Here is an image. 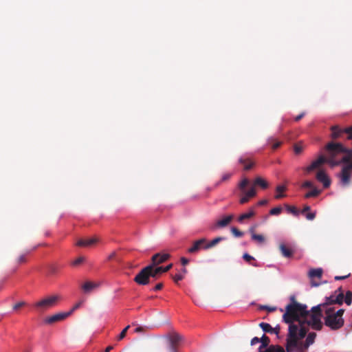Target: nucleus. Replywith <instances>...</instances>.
<instances>
[{"mask_svg":"<svg viewBox=\"0 0 352 352\" xmlns=\"http://www.w3.org/2000/svg\"><path fill=\"white\" fill-rule=\"evenodd\" d=\"M326 150L327 151V163L331 166L344 164L341 173L338 176L342 186H349L352 175V149L346 148L340 143L329 142L326 146Z\"/></svg>","mask_w":352,"mask_h":352,"instance_id":"nucleus-1","label":"nucleus"},{"mask_svg":"<svg viewBox=\"0 0 352 352\" xmlns=\"http://www.w3.org/2000/svg\"><path fill=\"white\" fill-rule=\"evenodd\" d=\"M307 329L302 325H289L288 333L286 338L285 349L287 352H305L308 348L314 344L316 334L314 332L309 333L303 343Z\"/></svg>","mask_w":352,"mask_h":352,"instance_id":"nucleus-2","label":"nucleus"},{"mask_svg":"<svg viewBox=\"0 0 352 352\" xmlns=\"http://www.w3.org/2000/svg\"><path fill=\"white\" fill-rule=\"evenodd\" d=\"M285 309L286 311L283 316V320L285 323L289 326L292 324L302 325V320L308 311L305 305L293 301L292 303L287 305Z\"/></svg>","mask_w":352,"mask_h":352,"instance_id":"nucleus-3","label":"nucleus"},{"mask_svg":"<svg viewBox=\"0 0 352 352\" xmlns=\"http://www.w3.org/2000/svg\"><path fill=\"white\" fill-rule=\"evenodd\" d=\"M320 311L323 313V319L324 324L331 330H337L340 329L344 323L343 317H339L333 313V305H318L313 307L312 309H320Z\"/></svg>","mask_w":352,"mask_h":352,"instance_id":"nucleus-4","label":"nucleus"},{"mask_svg":"<svg viewBox=\"0 0 352 352\" xmlns=\"http://www.w3.org/2000/svg\"><path fill=\"white\" fill-rule=\"evenodd\" d=\"M322 309L320 307V309H311L313 312L307 311L302 320L303 327H305V325L307 324L314 329L320 330L322 327L321 316L323 317V313L320 311Z\"/></svg>","mask_w":352,"mask_h":352,"instance_id":"nucleus-5","label":"nucleus"},{"mask_svg":"<svg viewBox=\"0 0 352 352\" xmlns=\"http://www.w3.org/2000/svg\"><path fill=\"white\" fill-rule=\"evenodd\" d=\"M58 299V296H51L41 300L34 304L39 311H43L53 307Z\"/></svg>","mask_w":352,"mask_h":352,"instance_id":"nucleus-6","label":"nucleus"},{"mask_svg":"<svg viewBox=\"0 0 352 352\" xmlns=\"http://www.w3.org/2000/svg\"><path fill=\"white\" fill-rule=\"evenodd\" d=\"M151 267H145L135 276L134 280L139 285H146L149 283V276L148 271Z\"/></svg>","mask_w":352,"mask_h":352,"instance_id":"nucleus-7","label":"nucleus"},{"mask_svg":"<svg viewBox=\"0 0 352 352\" xmlns=\"http://www.w3.org/2000/svg\"><path fill=\"white\" fill-rule=\"evenodd\" d=\"M331 131V136L333 138H338L340 137L343 133H346L348 135V139H352V126L345 129H340L337 126H332Z\"/></svg>","mask_w":352,"mask_h":352,"instance_id":"nucleus-8","label":"nucleus"},{"mask_svg":"<svg viewBox=\"0 0 352 352\" xmlns=\"http://www.w3.org/2000/svg\"><path fill=\"white\" fill-rule=\"evenodd\" d=\"M71 315V312H60L45 319L44 322L46 324H52L57 321H60L65 319Z\"/></svg>","mask_w":352,"mask_h":352,"instance_id":"nucleus-9","label":"nucleus"},{"mask_svg":"<svg viewBox=\"0 0 352 352\" xmlns=\"http://www.w3.org/2000/svg\"><path fill=\"white\" fill-rule=\"evenodd\" d=\"M206 243V238H201L195 241L192 245L188 248V252L190 254H195L198 252L201 249H203V246Z\"/></svg>","mask_w":352,"mask_h":352,"instance_id":"nucleus-10","label":"nucleus"},{"mask_svg":"<svg viewBox=\"0 0 352 352\" xmlns=\"http://www.w3.org/2000/svg\"><path fill=\"white\" fill-rule=\"evenodd\" d=\"M344 301V295L342 294H339L336 296H331L329 297H326L325 302L322 305H332L338 304L342 305Z\"/></svg>","mask_w":352,"mask_h":352,"instance_id":"nucleus-11","label":"nucleus"},{"mask_svg":"<svg viewBox=\"0 0 352 352\" xmlns=\"http://www.w3.org/2000/svg\"><path fill=\"white\" fill-rule=\"evenodd\" d=\"M169 258L170 254L168 253H157L152 256L151 263L155 265H158Z\"/></svg>","mask_w":352,"mask_h":352,"instance_id":"nucleus-12","label":"nucleus"},{"mask_svg":"<svg viewBox=\"0 0 352 352\" xmlns=\"http://www.w3.org/2000/svg\"><path fill=\"white\" fill-rule=\"evenodd\" d=\"M316 179L322 183L324 188H328L331 184V180L329 176L324 170H320L316 175Z\"/></svg>","mask_w":352,"mask_h":352,"instance_id":"nucleus-13","label":"nucleus"},{"mask_svg":"<svg viewBox=\"0 0 352 352\" xmlns=\"http://www.w3.org/2000/svg\"><path fill=\"white\" fill-rule=\"evenodd\" d=\"M260 327L264 332L270 333H275L278 335L280 331V326L277 324L275 327H272L270 324L266 322H261L259 324Z\"/></svg>","mask_w":352,"mask_h":352,"instance_id":"nucleus-14","label":"nucleus"},{"mask_svg":"<svg viewBox=\"0 0 352 352\" xmlns=\"http://www.w3.org/2000/svg\"><path fill=\"white\" fill-rule=\"evenodd\" d=\"M324 162H327V158L323 155H320L317 160L312 162V163L309 166L307 167L306 170L308 172H310L318 168L321 164H322Z\"/></svg>","mask_w":352,"mask_h":352,"instance_id":"nucleus-15","label":"nucleus"},{"mask_svg":"<svg viewBox=\"0 0 352 352\" xmlns=\"http://www.w3.org/2000/svg\"><path fill=\"white\" fill-rule=\"evenodd\" d=\"M182 338L177 333H173L172 335L167 336L165 338L166 344H170L177 346L178 343L182 340Z\"/></svg>","mask_w":352,"mask_h":352,"instance_id":"nucleus-16","label":"nucleus"},{"mask_svg":"<svg viewBox=\"0 0 352 352\" xmlns=\"http://www.w3.org/2000/svg\"><path fill=\"white\" fill-rule=\"evenodd\" d=\"M99 285V283L87 281L82 285V289L85 293L88 294L94 289L98 288Z\"/></svg>","mask_w":352,"mask_h":352,"instance_id":"nucleus-17","label":"nucleus"},{"mask_svg":"<svg viewBox=\"0 0 352 352\" xmlns=\"http://www.w3.org/2000/svg\"><path fill=\"white\" fill-rule=\"evenodd\" d=\"M224 239H225L224 237H221V236L216 237L214 239H212V241H210V242H208V243L206 242L205 243V245L203 246V249L204 250L210 249L212 247L215 246L219 242L223 241Z\"/></svg>","mask_w":352,"mask_h":352,"instance_id":"nucleus-18","label":"nucleus"},{"mask_svg":"<svg viewBox=\"0 0 352 352\" xmlns=\"http://www.w3.org/2000/svg\"><path fill=\"white\" fill-rule=\"evenodd\" d=\"M255 212L254 210V208H250L248 210V212H245L242 214H241L238 218V221L239 223H242L244 219H250L254 216Z\"/></svg>","mask_w":352,"mask_h":352,"instance_id":"nucleus-19","label":"nucleus"},{"mask_svg":"<svg viewBox=\"0 0 352 352\" xmlns=\"http://www.w3.org/2000/svg\"><path fill=\"white\" fill-rule=\"evenodd\" d=\"M280 250L283 256L289 258L292 256V251L287 248L283 243L280 245Z\"/></svg>","mask_w":352,"mask_h":352,"instance_id":"nucleus-20","label":"nucleus"},{"mask_svg":"<svg viewBox=\"0 0 352 352\" xmlns=\"http://www.w3.org/2000/svg\"><path fill=\"white\" fill-rule=\"evenodd\" d=\"M232 219V215L225 217L222 219L219 220L217 222V225L221 228L226 227L230 222Z\"/></svg>","mask_w":352,"mask_h":352,"instance_id":"nucleus-21","label":"nucleus"},{"mask_svg":"<svg viewBox=\"0 0 352 352\" xmlns=\"http://www.w3.org/2000/svg\"><path fill=\"white\" fill-rule=\"evenodd\" d=\"M254 184L260 186L262 188H267L268 187V183L261 177H257L254 179Z\"/></svg>","mask_w":352,"mask_h":352,"instance_id":"nucleus-22","label":"nucleus"},{"mask_svg":"<svg viewBox=\"0 0 352 352\" xmlns=\"http://www.w3.org/2000/svg\"><path fill=\"white\" fill-rule=\"evenodd\" d=\"M322 274V270L321 268L311 269L309 272V276L310 278H320Z\"/></svg>","mask_w":352,"mask_h":352,"instance_id":"nucleus-23","label":"nucleus"},{"mask_svg":"<svg viewBox=\"0 0 352 352\" xmlns=\"http://www.w3.org/2000/svg\"><path fill=\"white\" fill-rule=\"evenodd\" d=\"M259 339H260V342H261L259 349H261V350H262L263 349L267 348V346H268V344L270 343V338L267 336H266L265 334H263L262 336V337Z\"/></svg>","mask_w":352,"mask_h":352,"instance_id":"nucleus-24","label":"nucleus"},{"mask_svg":"<svg viewBox=\"0 0 352 352\" xmlns=\"http://www.w3.org/2000/svg\"><path fill=\"white\" fill-rule=\"evenodd\" d=\"M286 190V186H284V185H278L276 188V192H278V194H276L275 195V198L278 199H280L283 197H285V195L282 193V192L285 191Z\"/></svg>","mask_w":352,"mask_h":352,"instance_id":"nucleus-25","label":"nucleus"},{"mask_svg":"<svg viewBox=\"0 0 352 352\" xmlns=\"http://www.w3.org/2000/svg\"><path fill=\"white\" fill-rule=\"evenodd\" d=\"M251 239L256 241L258 244H263L265 242V237L262 234H253Z\"/></svg>","mask_w":352,"mask_h":352,"instance_id":"nucleus-26","label":"nucleus"},{"mask_svg":"<svg viewBox=\"0 0 352 352\" xmlns=\"http://www.w3.org/2000/svg\"><path fill=\"white\" fill-rule=\"evenodd\" d=\"M156 265H154L153 263H151L150 265H147L146 267H151V268L149 269V270L147 272H148V275L149 276V278L151 277L152 278H155L157 275V273H155V270L154 269V267H155Z\"/></svg>","mask_w":352,"mask_h":352,"instance_id":"nucleus-27","label":"nucleus"},{"mask_svg":"<svg viewBox=\"0 0 352 352\" xmlns=\"http://www.w3.org/2000/svg\"><path fill=\"white\" fill-rule=\"evenodd\" d=\"M320 193V191L316 188H314L312 190L307 192L305 195L306 198L316 197Z\"/></svg>","mask_w":352,"mask_h":352,"instance_id":"nucleus-28","label":"nucleus"},{"mask_svg":"<svg viewBox=\"0 0 352 352\" xmlns=\"http://www.w3.org/2000/svg\"><path fill=\"white\" fill-rule=\"evenodd\" d=\"M344 300L347 305H350L352 302V292L350 291L346 292Z\"/></svg>","mask_w":352,"mask_h":352,"instance_id":"nucleus-29","label":"nucleus"},{"mask_svg":"<svg viewBox=\"0 0 352 352\" xmlns=\"http://www.w3.org/2000/svg\"><path fill=\"white\" fill-rule=\"evenodd\" d=\"M249 184V180L247 178H244L239 184V188L243 192L245 187Z\"/></svg>","mask_w":352,"mask_h":352,"instance_id":"nucleus-30","label":"nucleus"},{"mask_svg":"<svg viewBox=\"0 0 352 352\" xmlns=\"http://www.w3.org/2000/svg\"><path fill=\"white\" fill-rule=\"evenodd\" d=\"M98 241V238L92 237L85 240V246H90L95 244Z\"/></svg>","mask_w":352,"mask_h":352,"instance_id":"nucleus-31","label":"nucleus"},{"mask_svg":"<svg viewBox=\"0 0 352 352\" xmlns=\"http://www.w3.org/2000/svg\"><path fill=\"white\" fill-rule=\"evenodd\" d=\"M282 211L281 207H276L270 210V214L271 215H278Z\"/></svg>","mask_w":352,"mask_h":352,"instance_id":"nucleus-32","label":"nucleus"},{"mask_svg":"<svg viewBox=\"0 0 352 352\" xmlns=\"http://www.w3.org/2000/svg\"><path fill=\"white\" fill-rule=\"evenodd\" d=\"M286 209H287V212L293 214L294 215H295V216L298 215L299 212L294 206H287Z\"/></svg>","mask_w":352,"mask_h":352,"instance_id":"nucleus-33","label":"nucleus"},{"mask_svg":"<svg viewBox=\"0 0 352 352\" xmlns=\"http://www.w3.org/2000/svg\"><path fill=\"white\" fill-rule=\"evenodd\" d=\"M130 327V325H127L121 332L118 335V338H117V340H122L125 336H126V333L127 331V330L129 329Z\"/></svg>","mask_w":352,"mask_h":352,"instance_id":"nucleus-34","label":"nucleus"},{"mask_svg":"<svg viewBox=\"0 0 352 352\" xmlns=\"http://www.w3.org/2000/svg\"><path fill=\"white\" fill-rule=\"evenodd\" d=\"M243 192L249 197H252L256 195V190L254 187H252L248 191H243Z\"/></svg>","mask_w":352,"mask_h":352,"instance_id":"nucleus-35","label":"nucleus"},{"mask_svg":"<svg viewBox=\"0 0 352 352\" xmlns=\"http://www.w3.org/2000/svg\"><path fill=\"white\" fill-rule=\"evenodd\" d=\"M232 233L236 237H241L243 235V233L239 230H238L236 228L232 227L231 228Z\"/></svg>","mask_w":352,"mask_h":352,"instance_id":"nucleus-36","label":"nucleus"},{"mask_svg":"<svg viewBox=\"0 0 352 352\" xmlns=\"http://www.w3.org/2000/svg\"><path fill=\"white\" fill-rule=\"evenodd\" d=\"M258 352H276L275 345H270L263 351V349H258Z\"/></svg>","mask_w":352,"mask_h":352,"instance_id":"nucleus-37","label":"nucleus"},{"mask_svg":"<svg viewBox=\"0 0 352 352\" xmlns=\"http://www.w3.org/2000/svg\"><path fill=\"white\" fill-rule=\"evenodd\" d=\"M344 312V309H337L333 306V313H335L336 315L339 316V317H343Z\"/></svg>","mask_w":352,"mask_h":352,"instance_id":"nucleus-38","label":"nucleus"},{"mask_svg":"<svg viewBox=\"0 0 352 352\" xmlns=\"http://www.w3.org/2000/svg\"><path fill=\"white\" fill-rule=\"evenodd\" d=\"M184 274H182V273H178L174 276L173 279L175 282L177 283L178 281L182 280L184 278Z\"/></svg>","mask_w":352,"mask_h":352,"instance_id":"nucleus-39","label":"nucleus"},{"mask_svg":"<svg viewBox=\"0 0 352 352\" xmlns=\"http://www.w3.org/2000/svg\"><path fill=\"white\" fill-rule=\"evenodd\" d=\"M85 260V257L80 256L79 258H76L75 261H73L72 265H78L82 263Z\"/></svg>","mask_w":352,"mask_h":352,"instance_id":"nucleus-40","label":"nucleus"},{"mask_svg":"<svg viewBox=\"0 0 352 352\" xmlns=\"http://www.w3.org/2000/svg\"><path fill=\"white\" fill-rule=\"evenodd\" d=\"M167 345H168V352H177V349H176L177 346L170 344H167Z\"/></svg>","mask_w":352,"mask_h":352,"instance_id":"nucleus-41","label":"nucleus"},{"mask_svg":"<svg viewBox=\"0 0 352 352\" xmlns=\"http://www.w3.org/2000/svg\"><path fill=\"white\" fill-rule=\"evenodd\" d=\"M243 259H245L246 261L249 262L252 260H254V257L252 256L251 255H250L248 253H245L243 255Z\"/></svg>","mask_w":352,"mask_h":352,"instance_id":"nucleus-42","label":"nucleus"},{"mask_svg":"<svg viewBox=\"0 0 352 352\" xmlns=\"http://www.w3.org/2000/svg\"><path fill=\"white\" fill-rule=\"evenodd\" d=\"M302 188H312L313 184L310 181H306L302 184Z\"/></svg>","mask_w":352,"mask_h":352,"instance_id":"nucleus-43","label":"nucleus"},{"mask_svg":"<svg viewBox=\"0 0 352 352\" xmlns=\"http://www.w3.org/2000/svg\"><path fill=\"white\" fill-rule=\"evenodd\" d=\"M316 217V212H310L306 214L307 219L311 221L314 220Z\"/></svg>","mask_w":352,"mask_h":352,"instance_id":"nucleus-44","label":"nucleus"},{"mask_svg":"<svg viewBox=\"0 0 352 352\" xmlns=\"http://www.w3.org/2000/svg\"><path fill=\"white\" fill-rule=\"evenodd\" d=\"M249 199L250 198L245 194V195L240 199L239 202L240 204H243L248 202L249 201Z\"/></svg>","mask_w":352,"mask_h":352,"instance_id":"nucleus-45","label":"nucleus"},{"mask_svg":"<svg viewBox=\"0 0 352 352\" xmlns=\"http://www.w3.org/2000/svg\"><path fill=\"white\" fill-rule=\"evenodd\" d=\"M25 305V302H23V301L19 302L16 303V305H14L13 306V309H14V310H16V309H18L19 307H22V306H23V305Z\"/></svg>","mask_w":352,"mask_h":352,"instance_id":"nucleus-46","label":"nucleus"},{"mask_svg":"<svg viewBox=\"0 0 352 352\" xmlns=\"http://www.w3.org/2000/svg\"><path fill=\"white\" fill-rule=\"evenodd\" d=\"M81 305L82 302H78L73 307V308L69 312H71L72 314L76 309H78L81 306Z\"/></svg>","mask_w":352,"mask_h":352,"instance_id":"nucleus-47","label":"nucleus"},{"mask_svg":"<svg viewBox=\"0 0 352 352\" xmlns=\"http://www.w3.org/2000/svg\"><path fill=\"white\" fill-rule=\"evenodd\" d=\"M260 342V339L257 337H254L251 340V345H255Z\"/></svg>","mask_w":352,"mask_h":352,"instance_id":"nucleus-48","label":"nucleus"},{"mask_svg":"<svg viewBox=\"0 0 352 352\" xmlns=\"http://www.w3.org/2000/svg\"><path fill=\"white\" fill-rule=\"evenodd\" d=\"M302 147H301V146H300L296 145V146H294V152H295V153H296V154H299V153H301V151H302Z\"/></svg>","mask_w":352,"mask_h":352,"instance_id":"nucleus-49","label":"nucleus"},{"mask_svg":"<svg viewBox=\"0 0 352 352\" xmlns=\"http://www.w3.org/2000/svg\"><path fill=\"white\" fill-rule=\"evenodd\" d=\"M231 173H225L222 175L221 181H226L231 177Z\"/></svg>","mask_w":352,"mask_h":352,"instance_id":"nucleus-50","label":"nucleus"},{"mask_svg":"<svg viewBox=\"0 0 352 352\" xmlns=\"http://www.w3.org/2000/svg\"><path fill=\"white\" fill-rule=\"evenodd\" d=\"M349 276H350V274H347V275H345V276H336L335 277V280H344L346 278H348Z\"/></svg>","mask_w":352,"mask_h":352,"instance_id":"nucleus-51","label":"nucleus"},{"mask_svg":"<svg viewBox=\"0 0 352 352\" xmlns=\"http://www.w3.org/2000/svg\"><path fill=\"white\" fill-rule=\"evenodd\" d=\"M154 269L155 270V273L157 274L164 273L162 267H154Z\"/></svg>","mask_w":352,"mask_h":352,"instance_id":"nucleus-52","label":"nucleus"},{"mask_svg":"<svg viewBox=\"0 0 352 352\" xmlns=\"http://www.w3.org/2000/svg\"><path fill=\"white\" fill-rule=\"evenodd\" d=\"M275 350L276 352H285L284 349L279 345H275Z\"/></svg>","mask_w":352,"mask_h":352,"instance_id":"nucleus-53","label":"nucleus"},{"mask_svg":"<svg viewBox=\"0 0 352 352\" xmlns=\"http://www.w3.org/2000/svg\"><path fill=\"white\" fill-rule=\"evenodd\" d=\"M76 245H79V246H85V240H84V239L78 240L76 243Z\"/></svg>","mask_w":352,"mask_h":352,"instance_id":"nucleus-54","label":"nucleus"},{"mask_svg":"<svg viewBox=\"0 0 352 352\" xmlns=\"http://www.w3.org/2000/svg\"><path fill=\"white\" fill-rule=\"evenodd\" d=\"M163 287V285L162 283H158L157 284L155 287L153 289V291H157V290H160Z\"/></svg>","mask_w":352,"mask_h":352,"instance_id":"nucleus-55","label":"nucleus"},{"mask_svg":"<svg viewBox=\"0 0 352 352\" xmlns=\"http://www.w3.org/2000/svg\"><path fill=\"white\" fill-rule=\"evenodd\" d=\"M267 203H268V201L267 199H263V200L259 201L258 202L257 205L258 206H263V205H266Z\"/></svg>","mask_w":352,"mask_h":352,"instance_id":"nucleus-56","label":"nucleus"},{"mask_svg":"<svg viewBox=\"0 0 352 352\" xmlns=\"http://www.w3.org/2000/svg\"><path fill=\"white\" fill-rule=\"evenodd\" d=\"M172 266H173V264L170 263L166 267H162L163 272H168L172 267Z\"/></svg>","mask_w":352,"mask_h":352,"instance_id":"nucleus-57","label":"nucleus"},{"mask_svg":"<svg viewBox=\"0 0 352 352\" xmlns=\"http://www.w3.org/2000/svg\"><path fill=\"white\" fill-rule=\"evenodd\" d=\"M181 263L183 265H186L188 263V260L185 257H182L181 258Z\"/></svg>","mask_w":352,"mask_h":352,"instance_id":"nucleus-58","label":"nucleus"},{"mask_svg":"<svg viewBox=\"0 0 352 352\" xmlns=\"http://www.w3.org/2000/svg\"><path fill=\"white\" fill-rule=\"evenodd\" d=\"M305 116V113H300V115L297 116L296 118H295V120L296 121H298L300 120L303 116Z\"/></svg>","mask_w":352,"mask_h":352,"instance_id":"nucleus-59","label":"nucleus"},{"mask_svg":"<svg viewBox=\"0 0 352 352\" xmlns=\"http://www.w3.org/2000/svg\"><path fill=\"white\" fill-rule=\"evenodd\" d=\"M310 210V207L309 206H306L301 211L302 214H305V212L309 211Z\"/></svg>","mask_w":352,"mask_h":352,"instance_id":"nucleus-60","label":"nucleus"},{"mask_svg":"<svg viewBox=\"0 0 352 352\" xmlns=\"http://www.w3.org/2000/svg\"><path fill=\"white\" fill-rule=\"evenodd\" d=\"M280 145V142H277L274 143V144L272 145V148H273L274 149H276V148H277Z\"/></svg>","mask_w":352,"mask_h":352,"instance_id":"nucleus-61","label":"nucleus"},{"mask_svg":"<svg viewBox=\"0 0 352 352\" xmlns=\"http://www.w3.org/2000/svg\"><path fill=\"white\" fill-rule=\"evenodd\" d=\"M142 328L141 327H137L136 328H135L134 332L138 333V332L142 331Z\"/></svg>","mask_w":352,"mask_h":352,"instance_id":"nucleus-62","label":"nucleus"},{"mask_svg":"<svg viewBox=\"0 0 352 352\" xmlns=\"http://www.w3.org/2000/svg\"><path fill=\"white\" fill-rule=\"evenodd\" d=\"M24 261H25V256L24 255H21L19 257V262H23Z\"/></svg>","mask_w":352,"mask_h":352,"instance_id":"nucleus-63","label":"nucleus"},{"mask_svg":"<svg viewBox=\"0 0 352 352\" xmlns=\"http://www.w3.org/2000/svg\"><path fill=\"white\" fill-rule=\"evenodd\" d=\"M112 349H113V346H108V347L105 349L104 352H109Z\"/></svg>","mask_w":352,"mask_h":352,"instance_id":"nucleus-64","label":"nucleus"}]
</instances>
